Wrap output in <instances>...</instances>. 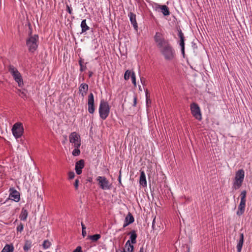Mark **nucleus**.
Wrapping results in <instances>:
<instances>
[{"label": "nucleus", "mask_w": 252, "mask_h": 252, "mask_svg": "<svg viewBox=\"0 0 252 252\" xmlns=\"http://www.w3.org/2000/svg\"><path fill=\"white\" fill-rule=\"evenodd\" d=\"M154 40L160 53L166 61H170L176 57V52L169 40L165 39L164 33L161 30L157 32Z\"/></svg>", "instance_id": "obj_1"}, {"label": "nucleus", "mask_w": 252, "mask_h": 252, "mask_svg": "<svg viewBox=\"0 0 252 252\" xmlns=\"http://www.w3.org/2000/svg\"><path fill=\"white\" fill-rule=\"evenodd\" d=\"M39 36L38 34H34L33 36L28 37L26 40V44L30 53H34L38 48Z\"/></svg>", "instance_id": "obj_2"}, {"label": "nucleus", "mask_w": 252, "mask_h": 252, "mask_svg": "<svg viewBox=\"0 0 252 252\" xmlns=\"http://www.w3.org/2000/svg\"><path fill=\"white\" fill-rule=\"evenodd\" d=\"M8 71L10 73L14 80L18 83L19 87H22L24 82L22 76L18 69L13 65H9L8 67Z\"/></svg>", "instance_id": "obj_3"}, {"label": "nucleus", "mask_w": 252, "mask_h": 252, "mask_svg": "<svg viewBox=\"0 0 252 252\" xmlns=\"http://www.w3.org/2000/svg\"><path fill=\"white\" fill-rule=\"evenodd\" d=\"M110 106L107 101L101 99L99 107V114L100 118L105 120L108 117L110 113Z\"/></svg>", "instance_id": "obj_4"}, {"label": "nucleus", "mask_w": 252, "mask_h": 252, "mask_svg": "<svg viewBox=\"0 0 252 252\" xmlns=\"http://www.w3.org/2000/svg\"><path fill=\"white\" fill-rule=\"evenodd\" d=\"M245 177V172L243 169L238 170L235 174L233 181V188L235 190L239 189L242 185Z\"/></svg>", "instance_id": "obj_5"}, {"label": "nucleus", "mask_w": 252, "mask_h": 252, "mask_svg": "<svg viewBox=\"0 0 252 252\" xmlns=\"http://www.w3.org/2000/svg\"><path fill=\"white\" fill-rule=\"evenodd\" d=\"M246 195L247 191L246 190H243L240 194L241 201L238 207V211L236 214L238 216L242 215L245 211L246 203Z\"/></svg>", "instance_id": "obj_6"}, {"label": "nucleus", "mask_w": 252, "mask_h": 252, "mask_svg": "<svg viewBox=\"0 0 252 252\" xmlns=\"http://www.w3.org/2000/svg\"><path fill=\"white\" fill-rule=\"evenodd\" d=\"M11 130L13 136L16 139L21 137L24 133L22 124L20 122L16 123L13 126Z\"/></svg>", "instance_id": "obj_7"}, {"label": "nucleus", "mask_w": 252, "mask_h": 252, "mask_svg": "<svg viewBox=\"0 0 252 252\" xmlns=\"http://www.w3.org/2000/svg\"><path fill=\"white\" fill-rule=\"evenodd\" d=\"M96 181L101 189L107 190L111 189V184L105 177L98 176L96 178Z\"/></svg>", "instance_id": "obj_8"}, {"label": "nucleus", "mask_w": 252, "mask_h": 252, "mask_svg": "<svg viewBox=\"0 0 252 252\" xmlns=\"http://www.w3.org/2000/svg\"><path fill=\"white\" fill-rule=\"evenodd\" d=\"M190 110L191 114L196 119L199 121L202 119L200 109L197 103H192L190 104Z\"/></svg>", "instance_id": "obj_9"}, {"label": "nucleus", "mask_w": 252, "mask_h": 252, "mask_svg": "<svg viewBox=\"0 0 252 252\" xmlns=\"http://www.w3.org/2000/svg\"><path fill=\"white\" fill-rule=\"evenodd\" d=\"M69 142L74 144V146L77 145V144H78L79 146L81 145L80 136L76 132H71L69 135Z\"/></svg>", "instance_id": "obj_10"}, {"label": "nucleus", "mask_w": 252, "mask_h": 252, "mask_svg": "<svg viewBox=\"0 0 252 252\" xmlns=\"http://www.w3.org/2000/svg\"><path fill=\"white\" fill-rule=\"evenodd\" d=\"M88 112L90 114H93L95 110L94 104V96L93 93H90L88 95Z\"/></svg>", "instance_id": "obj_11"}, {"label": "nucleus", "mask_w": 252, "mask_h": 252, "mask_svg": "<svg viewBox=\"0 0 252 252\" xmlns=\"http://www.w3.org/2000/svg\"><path fill=\"white\" fill-rule=\"evenodd\" d=\"M9 191H10L9 195V198L16 202H19L20 199V193L13 188H10Z\"/></svg>", "instance_id": "obj_12"}, {"label": "nucleus", "mask_w": 252, "mask_h": 252, "mask_svg": "<svg viewBox=\"0 0 252 252\" xmlns=\"http://www.w3.org/2000/svg\"><path fill=\"white\" fill-rule=\"evenodd\" d=\"M178 36L180 38L179 45L181 46L182 54L183 57H184L185 54V37H184V33L182 32V30L180 29L178 30Z\"/></svg>", "instance_id": "obj_13"}, {"label": "nucleus", "mask_w": 252, "mask_h": 252, "mask_svg": "<svg viewBox=\"0 0 252 252\" xmlns=\"http://www.w3.org/2000/svg\"><path fill=\"white\" fill-rule=\"evenodd\" d=\"M85 162L83 159H80L75 163V171L77 175H80L82 173V169L84 168Z\"/></svg>", "instance_id": "obj_14"}, {"label": "nucleus", "mask_w": 252, "mask_h": 252, "mask_svg": "<svg viewBox=\"0 0 252 252\" xmlns=\"http://www.w3.org/2000/svg\"><path fill=\"white\" fill-rule=\"evenodd\" d=\"M134 221V218L131 213L129 212L125 218L123 228L126 227L129 224L133 223Z\"/></svg>", "instance_id": "obj_15"}, {"label": "nucleus", "mask_w": 252, "mask_h": 252, "mask_svg": "<svg viewBox=\"0 0 252 252\" xmlns=\"http://www.w3.org/2000/svg\"><path fill=\"white\" fill-rule=\"evenodd\" d=\"M128 16L129 17L131 24L133 25L134 29L137 30L138 28V24L136 19V15L133 12H130L128 14Z\"/></svg>", "instance_id": "obj_16"}, {"label": "nucleus", "mask_w": 252, "mask_h": 252, "mask_svg": "<svg viewBox=\"0 0 252 252\" xmlns=\"http://www.w3.org/2000/svg\"><path fill=\"white\" fill-rule=\"evenodd\" d=\"M89 86L86 83H82L80 85L79 88V91L80 94H81L82 97L86 94L87 92L88 91Z\"/></svg>", "instance_id": "obj_17"}, {"label": "nucleus", "mask_w": 252, "mask_h": 252, "mask_svg": "<svg viewBox=\"0 0 252 252\" xmlns=\"http://www.w3.org/2000/svg\"><path fill=\"white\" fill-rule=\"evenodd\" d=\"M140 176L139 179V184L143 187H146L147 186V181L146 178V175L143 170H140Z\"/></svg>", "instance_id": "obj_18"}, {"label": "nucleus", "mask_w": 252, "mask_h": 252, "mask_svg": "<svg viewBox=\"0 0 252 252\" xmlns=\"http://www.w3.org/2000/svg\"><path fill=\"white\" fill-rule=\"evenodd\" d=\"M244 234L241 233L240 234V238L238 240L237 245V252H241L244 243Z\"/></svg>", "instance_id": "obj_19"}, {"label": "nucleus", "mask_w": 252, "mask_h": 252, "mask_svg": "<svg viewBox=\"0 0 252 252\" xmlns=\"http://www.w3.org/2000/svg\"><path fill=\"white\" fill-rule=\"evenodd\" d=\"M28 216V212L24 207L22 208L19 218L21 220L26 221Z\"/></svg>", "instance_id": "obj_20"}, {"label": "nucleus", "mask_w": 252, "mask_h": 252, "mask_svg": "<svg viewBox=\"0 0 252 252\" xmlns=\"http://www.w3.org/2000/svg\"><path fill=\"white\" fill-rule=\"evenodd\" d=\"M128 235H130V239L132 244H135L136 243V238L137 235L135 230H133L131 231Z\"/></svg>", "instance_id": "obj_21"}, {"label": "nucleus", "mask_w": 252, "mask_h": 252, "mask_svg": "<svg viewBox=\"0 0 252 252\" xmlns=\"http://www.w3.org/2000/svg\"><path fill=\"white\" fill-rule=\"evenodd\" d=\"M159 8L161 10L162 13L164 16H168L170 15V11L169 8L165 5H158Z\"/></svg>", "instance_id": "obj_22"}, {"label": "nucleus", "mask_w": 252, "mask_h": 252, "mask_svg": "<svg viewBox=\"0 0 252 252\" xmlns=\"http://www.w3.org/2000/svg\"><path fill=\"white\" fill-rule=\"evenodd\" d=\"M14 248L12 244H6L1 252H13Z\"/></svg>", "instance_id": "obj_23"}, {"label": "nucleus", "mask_w": 252, "mask_h": 252, "mask_svg": "<svg viewBox=\"0 0 252 252\" xmlns=\"http://www.w3.org/2000/svg\"><path fill=\"white\" fill-rule=\"evenodd\" d=\"M80 26L82 33L85 32L90 29V27L87 25L86 19H84L82 21Z\"/></svg>", "instance_id": "obj_24"}, {"label": "nucleus", "mask_w": 252, "mask_h": 252, "mask_svg": "<svg viewBox=\"0 0 252 252\" xmlns=\"http://www.w3.org/2000/svg\"><path fill=\"white\" fill-rule=\"evenodd\" d=\"M125 248L126 252H132L133 251V246L130 244V240H128L125 244Z\"/></svg>", "instance_id": "obj_25"}, {"label": "nucleus", "mask_w": 252, "mask_h": 252, "mask_svg": "<svg viewBox=\"0 0 252 252\" xmlns=\"http://www.w3.org/2000/svg\"><path fill=\"white\" fill-rule=\"evenodd\" d=\"M32 247V242L31 241H26L23 246V250L25 252L28 251Z\"/></svg>", "instance_id": "obj_26"}, {"label": "nucleus", "mask_w": 252, "mask_h": 252, "mask_svg": "<svg viewBox=\"0 0 252 252\" xmlns=\"http://www.w3.org/2000/svg\"><path fill=\"white\" fill-rule=\"evenodd\" d=\"M77 145H75V146H74L75 148L72 151V154L74 156H78L80 154V150L79 149L80 146H79L78 144Z\"/></svg>", "instance_id": "obj_27"}, {"label": "nucleus", "mask_w": 252, "mask_h": 252, "mask_svg": "<svg viewBox=\"0 0 252 252\" xmlns=\"http://www.w3.org/2000/svg\"><path fill=\"white\" fill-rule=\"evenodd\" d=\"M101 237V235L98 234H94L93 235H89L88 236L89 239L91 240L93 242H96Z\"/></svg>", "instance_id": "obj_28"}, {"label": "nucleus", "mask_w": 252, "mask_h": 252, "mask_svg": "<svg viewBox=\"0 0 252 252\" xmlns=\"http://www.w3.org/2000/svg\"><path fill=\"white\" fill-rule=\"evenodd\" d=\"M132 73V72H131L129 70H126V71L125 72V74H124V79L126 80H128L129 79L130 77H131Z\"/></svg>", "instance_id": "obj_29"}, {"label": "nucleus", "mask_w": 252, "mask_h": 252, "mask_svg": "<svg viewBox=\"0 0 252 252\" xmlns=\"http://www.w3.org/2000/svg\"><path fill=\"white\" fill-rule=\"evenodd\" d=\"M19 95L24 99H26L28 98L27 91L25 89H23L21 93H19Z\"/></svg>", "instance_id": "obj_30"}, {"label": "nucleus", "mask_w": 252, "mask_h": 252, "mask_svg": "<svg viewBox=\"0 0 252 252\" xmlns=\"http://www.w3.org/2000/svg\"><path fill=\"white\" fill-rule=\"evenodd\" d=\"M146 105L148 106L149 104H151V100L150 98V94L148 93V90H146Z\"/></svg>", "instance_id": "obj_31"}, {"label": "nucleus", "mask_w": 252, "mask_h": 252, "mask_svg": "<svg viewBox=\"0 0 252 252\" xmlns=\"http://www.w3.org/2000/svg\"><path fill=\"white\" fill-rule=\"evenodd\" d=\"M51 245V242L47 240L44 241L42 244L43 247L44 249H47L49 248Z\"/></svg>", "instance_id": "obj_32"}, {"label": "nucleus", "mask_w": 252, "mask_h": 252, "mask_svg": "<svg viewBox=\"0 0 252 252\" xmlns=\"http://www.w3.org/2000/svg\"><path fill=\"white\" fill-rule=\"evenodd\" d=\"M131 80L132 82L134 85V87L136 86V76L134 72H132V76H131Z\"/></svg>", "instance_id": "obj_33"}, {"label": "nucleus", "mask_w": 252, "mask_h": 252, "mask_svg": "<svg viewBox=\"0 0 252 252\" xmlns=\"http://www.w3.org/2000/svg\"><path fill=\"white\" fill-rule=\"evenodd\" d=\"M24 229V225L22 223H20L17 227L16 230L17 232H21Z\"/></svg>", "instance_id": "obj_34"}, {"label": "nucleus", "mask_w": 252, "mask_h": 252, "mask_svg": "<svg viewBox=\"0 0 252 252\" xmlns=\"http://www.w3.org/2000/svg\"><path fill=\"white\" fill-rule=\"evenodd\" d=\"M66 11L69 13L70 15L73 14V10L72 7L68 4L66 5Z\"/></svg>", "instance_id": "obj_35"}, {"label": "nucleus", "mask_w": 252, "mask_h": 252, "mask_svg": "<svg viewBox=\"0 0 252 252\" xmlns=\"http://www.w3.org/2000/svg\"><path fill=\"white\" fill-rule=\"evenodd\" d=\"M29 31L28 33V37H30L31 36H33V35L32 34V30L31 24L29 23Z\"/></svg>", "instance_id": "obj_36"}, {"label": "nucleus", "mask_w": 252, "mask_h": 252, "mask_svg": "<svg viewBox=\"0 0 252 252\" xmlns=\"http://www.w3.org/2000/svg\"><path fill=\"white\" fill-rule=\"evenodd\" d=\"M75 177V173L73 171H70L68 172V179L69 180L72 179Z\"/></svg>", "instance_id": "obj_37"}, {"label": "nucleus", "mask_w": 252, "mask_h": 252, "mask_svg": "<svg viewBox=\"0 0 252 252\" xmlns=\"http://www.w3.org/2000/svg\"><path fill=\"white\" fill-rule=\"evenodd\" d=\"M79 183V179H76L74 183V186L75 190H77L78 189Z\"/></svg>", "instance_id": "obj_38"}, {"label": "nucleus", "mask_w": 252, "mask_h": 252, "mask_svg": "<svg viewBox=\"0 0 252 252\" xmlns=\"http://www.w3.org/2000/svg\"><path fill=\"white\" fill-rule=\"evenodd\" d=\"M156 217L155 216L153 220V222H152V227L153 228V230H156V225H155V223H156Z\"/></svg>", "instance_id": "obj_39"}, {"label": "nucleus", "mask_w": 252, "mask_h": 252, "mask_svg": "<svg viewBox=\"0 0 252 252\" xmlns=\"http://www.w3.org/2000/svg\"><path fill=\"white\" fill-rule=\"evenodd\" d=\"M73 252H83L82 251L81 247L78 246L73 251Z\"/></svg>", "instance_id": "obj_40"}, {"label": "nucleus", "mask_w": 252, "mask_h": 252, "mask_svg": "<svg viewBox=\"0 0 252 252\" xmlns=\"http://www.w3.org/2000/svg\"><path fill=\"white\" fill-rule=\"evenodd\" d=\"M137 104V96L134 95L133 97V106L135 107Z\"/></svg>", "instance_id": "obj_41"}, {"label": "nucleus", "mask_w": 252, "mask_h": 252, "mask_svg": "<svg viewBox=\"0 0 252 252\" xmlns=\"http://www.w3.org/2000/svg\"><path fill=\"white\" fill-rule=\"evenodd\" d=\"M80 71L81 72H83V71L85 70L87 68L86 65L84 66L83 65H82V66H80Z\"/></svg>", "instance_id": "obj_42"}, {"label": "nucleus", "mask_w": 252, "mask_h": 252, "mask_svg": "<svg viewBox=\"0 0 252 252\" xmlns=\"http://www.w3.org/2000/svg\"><path fill=\"white\" fill-rule=\"evenodd\" d=\"M78 63H79V64L80 66H82V65H83V63H84L83 60L80 58L78 61Z\"/></svg>", "instance_id": "obj_43"}, {"label": "nucleus", "mask_w": 252, "mask_h": 252, "mask_svg": "<svg viewBox=\"0 0 252 252\" xmlns=\"http://www.w3.org/2000/svg\"><path fill=\"white\" fill-rule=\"evenodd\" d=\"M118 180L120 184H122L121 183V171H120V174L118 178Z\"/></svg>", "instance_id": "obj_44"}, {"label": "nucleus", "mask_w": 252, "mask_h": 252, "mask_svg": "<svg viewBox=\"0 0 252 252\" xmlns=\"http://www.w3.org/2000/svg\"><path fill=\"white\" fill-rule=\"evenodd\" d=\"M82 235L83 237H85L86 235V230H82Z\"/></svg>", "instance_id": "obj_45"}, {"label": "nucleus", "mask_w": 252, "mask_h": 252, "mask_svg": "<svg viewBox=\"0 0 252 252\" xmlns=\"http://www.w3.org/2000/svg\"><path fill=\"white\" fill-rule=\"evenodd\" d=\"M93 75V72L91 71H89L88 72L89 77L91 78Z\"/></svg>", "instance_id": "obj_46"}, {"label": "nucleus", "mask_w": 252, "mask_h": 252, "mask_svg": "<svg viewBox=\"0 0 252 252\" xmlns=\"http://www.w3.org/2000/svg\"><path fill=\"white\" fill-rule=\"evenodd\" d=\"M82 230H86V226L85 224L82 222H81Z\"/></svg>", "instance_id": "obj_47"}, {"label": "nucleus", "mask_w": 252, "mask_h": 252, "mask_svg": "<svg viewBox=\"0 0 252 252\" xmlns=\"http://www.w3.org/2000/svg\"><path fill=\"white\" fill-rule=\"evenodd\" d=\"M139 252H144V248L143 247H142L140 249Z\"/></svg>", "instance_id": "obj_48"}, {"label": "nucleus", "mask_w": 252, "mask_h": 252, "mask_svg": "<svg viewBox=\"0 0 252 252\" xmlns=\"http://www.w3.org/2000/svg\"><path fill=\"white\" fill-rule=\"evenodd\" d=\"M23 90H21V89H18L17 90V94H19V93H21V91H22Z\"/></svg>", "instance_id": "obj_49"}, {"label": "nucleus", "mask_w": 252, "mask_h": 252, "mask_svg": "<svg viewBox=\"0 0 252 252\" xmlns=\"http://www.w3.org/2000/svg\"><path fill=\"white\" fill-rule=\"evenodd\" d=\"M121 252H126L125 249H124L123 251H121Z\"/></svg>", "instance_id": "obj_50"}, {"label": "nucleus", "mask_w": 252, "mask_h": 252, "mask_svg": "<svg viewBox=\"0 0 252 252\" xmlns=\"http://www.w3.org/2000/svg\"><path fill=\"white\" fill-rule=\"evenodd\" d=\"M92 181V179L88 180V181L91 182Z\"/></svg>", "instance_id": "obj_51"}]
</instances>
